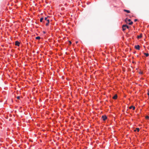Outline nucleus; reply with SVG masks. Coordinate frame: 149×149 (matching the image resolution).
<instances>
[{"instance_id":"obj_1","label":"nucleus","mask_w":149,"mask_h":149,"mask_svg":"<svg viewBox=\"0 0 149 149\" xmlns=\"http://www.w3.org/2000/svg\"><path fill=\"white\" fill-rule=\"evenodd\" d=\"M107 117L106 116H103L102 117V118L104 121H105L107 119Z\"/></svg>"},{"instance_id":"obj_2","label":"nucleus","mask_w":149,"mask_h":149,"mask_svg":"<svg viewBox=\"0 0 149 149\" xmlns=\"http://www.w3.org/2000/svg\"><path fill=\"white\" fill-rule=\"evenodd\" d=\"M135 48L136 49L139 50L140 49V46L139 45H135Z\"/></svg>"},{"instance_id":"obj_3","label":"nucleus","mask_w":149,"mask_h":149,"mask_svg":"<svg viewBox=\"0 0 149 149\" xmlns=\"http://www.w3.org/2000/svg\"><path fill=\"white\" fill-rule=\"evenodd\" d=\"M19 44H20L19 42L18 41H15V45H17V46H19Z\"/></svg>"},{"instance_id":"obj_4","label":"nucleus","mask_w":149,"mask_h":149,"mask_svg":"<svg viewBox=\"0 0 149 149\" xmlns=\"http://www.w3.org/2000/svg\"><path fill=\"white\" fill-rule=\"evenodd\" d=\"M123 29V30L124 31L126 29V27L125 26V25H123L122 27Z\"/></svg>"},{"instance_id":"obj_5","label":"nucleus","mask_w":149,"mask_h":149,"mask_svg":"<svg viewBox=\"0 0 149 149\" xmlns=\"http://www.w3.org/2000/svg\"><path fill=\"white\" fill-rule=\"evenodd\" d=\"M125 22L127 23V21L128 22H130L131 21V19H128L127 18H126L125 20Z\"/></svg>"},{"instance_id":"obj_6","label":"nucleus","mask_w":149,"mask_h":149,"mask_svg":"<svg viewBox=\"0 0 149 149\" xmlns=\"http://www.w3.org/2000/svg\"><path fill=\"white\" fill-rule=\"evenodd\" d=\"M117 95L116 94L113 97V98L114 99H117Z\"/></svg>"},{"instance_id":"obj_7","label":"nucleus","mask_w":149,"mask_h":149,"mask_svg":"<svg viewBox=\"0 0 149 149\" xmlns=\"http://www.w3.org/2000/svg\"><path fill=\"white\" fill-rule=\"evenodd\" d=\"M129 108L130 109H131L132 108H133V110H134L135 108V107L134 106H131Z\"/></svg>"},{"instance_id":"obj_8","label":"nucleus","mask_w":149,"mask_h":149,"mask_svg":"<svg viewBox=\"0 0 149 149\" xmlns=\"http://www.w3.org/2000/svg\"><path fill=\"white\" fill-rule=\"evenodd\" d=\"M47 23L45 25L46 26H48L49 25V19L47 20Z\"/></svg>"},{"instance_id":"obj_9","label":"nucleus","mask_w":149,"mask_h":149,"mask_svg":"<svg viewBox=\"0 0 149 149\" xmlns=\"http://www.w3.org/2000/svg\"><path fill=\"white\" fill-rule=\"evenodd\" d=\"M123 11L125 12H127V13H130V11L129 10H126L125 9H124Z\"/></svg>"},{"instance_id":"obj_10","label":"nucleus","mask_w":149,"mask_h":149,"mask_svg":"<svg viewBox=\"0 0 149 149\" xmlns=\"http://www.w3.org/2000/svg\"><path fill=\"white\" fill-rule=\"evenodd\" d=\"M136 131H137L138 132H139V128H137L135 130H134L135 132H136Z\"/></svg>"},{"instance_id":"obj_11","label":"nucleus","mask_w":149,"mask_h":149,"mask_svg":"<svg viewBox=\"0 0 149 149\" xmlns=\"http://www.w3.org/2000/svg\"><path fill=\"white\" fill-rule=\"evenodd\" d=\"M142 36V35H140L139 36H138L137 38L138 39H139V38H141Z\"/></svg>"},{"instance_id":"obj_12","label":"nucleus","mask_w":149,"mask_h":149,"mask_svg":"<svg viewBox=\"0 0 149 149\" xmlns=\"http://www.w3.org/2000/svg\"><path fill=\"white\" fill-rule=\"evenodd\" d=\"M36 39L39 40V39H40V36H37V37H36Z\"/></svg>"},{"instance_id":"obj_13","label":"nucleus","mask_w":149,"mask_h":149,"mask_svg":"<svg viewBox=\"0 0 149 149\" xmlns=\"http://www.w3.org/2000/svg\"><path fill=\"white\" fill-rule=\"evenodd\" d=\"M144 54L147 57L148 56H149V54L148 53H144Z\"/></svg>"},{"instance_id":"obj_14","label":"nucleus","mask_w":149,"mask_h":149,"mask_svg":"<svg viewBox=\"0 0 149 149\" xmlns=\"http://www.w3.org/2000/svg\"><path fill=\"white\" fill-rule=\"evenodd\" d=\"M133 22H132V21H131V22H130L129 23H128V24H129V25H131L132 24H133Z\"/></svg>"},{"instance_id":"obj_15","label":"nucleus","mask_w":149,"mask_h":149,"mask_svg":"<svg viewBox=\"0 0 149 149\" xmlns=\"http://www.w3.org/2000/svg\"><path fill=\"white\" fill-rule=\"evenodd\" d=\"M43 19L42 17L40 19V21L41 22H42L43 20Z\"/></svg>"},{"instance_id":"obj_16","label":"nucleus","mask_w":149,"mask_h":149,"mask_svg":"<svg viewBox=\"0 0 149 149\" xmlns=\"http://www.w3.org/2000/svg\"><path fill=\"white\" fill-rule=\"evenodd\" d=\"M146 119H149V116H146Z\"/></svg>"},{"instance_id":"obj_17","label":"nucleus","mask_w":149,"mask_h":149,"mask_svg":"<svg viewBox=\"0 0 149 149\" xmlns=\"http://www.w3.org/2000/svg\"><path fill=\"white\" fill-rule=\"evenodd\" d=\"M125 25V26L126 27V28H127V29L129 28V27L128 26H127L126 25Z\"/></svg>"},{"instance_id":"obj_18","label":"nucleus","mask_w":149,"mask_h":149,"mask_svg":"<svg viewBox=\"0 0 149 149\" xmlns=\"http://www.w3.org/2000/svg\"><path fill=\"white\" fill-rule=\"evenodd\" d=\"M47 17H45V20L47 21V20H48V19H47Z\"/></svg>"},{"instance_id":"obj_19","label":"nucleus","mask_w":149,"mask_h":149,"mask_svg":"<svg viewBox=\"0 0 149 149\" xmlns=\"http://www.w3.org/2000/svg\"><path fill=\"white\" fill-rule=\"evenodd\" d=\"M20 98V97L19 96H17V99H19Z\"/></svg>"},{"instance_id":"obj_20","label":"nucleus","mask_w":149,"mask_h":149,"mask_svg":"<svg viewBox=\"0 0 149 149\" xmlns=\"http://www.w3.org/2000/svg\"><path fill=\"white\" fill-rule=\"evenodd\" d=\"M147 94L149 96V91H148V92L147 93Z\"/></svg>"},{"instance_id":"obj_21","label":"nucleus","mask_w":149,"mask_h":149,"mask_svg":"<svg viewBox=\"0 0 149 149\" xmlns=\"http://www.w3.org/2000/svg\"><path fill=\"white\" fill-rule=\"evenodd\" d=\"M137 21V19H135L134 20V22H136Z\"/></svg>"},{"instance_id":"obj_22","label":"nucleus","mask_w":149,"mask_h":149,"mask_svg":"<svg viewBox=\"0 0 149 149\" xmlns=\"http://www.w3.org/2000/svg\"><path fill=\"white\" fill-rule=\"evenodd\" d=\"M69 42L70 43V45H71V42L70 41H69Z\"/></svg>"},{"instance_id":"obj_23","label":"nucleus","mask_w":149,"mask_h":149,"mask_svg":"<svg viewBox=\"0 0 149 149\" xmlns=\"http://www.w3.org/2000/svg\"><path fill=\"white\" fill-rule=\"evenodd\" d=\"M78 41H76V44H77V43H78Z\"/></svg>"},{"instance_id":"obj_24","label":"nucleus","mask_w":149,"mask_h":149,"mask_svg":"<svg viewBox=\"0 0 149 149\" xmlns=\"http://www.w3.org/2000/svg\"><path fill=\"white\" fill-rule=\"evenodd\" d=\"M43 33H45L46 32L45 31H43Z\"/></svg>"}]
</instances>
